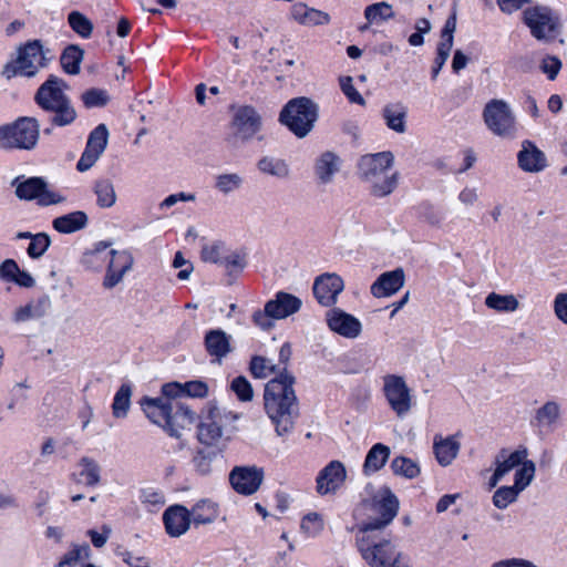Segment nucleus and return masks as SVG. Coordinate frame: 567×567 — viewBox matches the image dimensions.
<instances>
[{
  "label": "nucleus",
  "mask_w": 567,
  "mask_h": 567,
  "mask_svg": "<svg viewBox=\"0 0 567 567\" xmlns=\"http://www.w3.org/2000/svg\"><path fill=\"white\" fill-rule=\"evenodd\" d=\"M264 470L258 466H235L229 473L231 487L241 495L255 494L262 484Z\"/></svg>",
  "instance_id": "obj_15"
},
{
  "label": "nucleus",
  "mask_w": 567,
  "mask_h": 567,
  "mask_svg": "<svg viewBox=\"0 0 567 567\" xmlns=\"http://www.w3.org/2000/svg\"><path fill=\"white\" fill-rule=\"evenodd\" d=\"M257 168L261 174L271 176L279 181L288 179L291 176V169L288 162L274 155L261 156L257 162Z\"/></svg>",
  "instance_id": "obj_31"
},
{
  "label": "nucleus",
  "mask_w": 567,
  "mask_h": 567,
  "mask_svg": "<svg viewBox=\"0 0 567 567\" xmlns=\"http://www.w3.org/2000/svg\"><path fill=\"white\" fill-rule=\"evenodd\" d=\"M181 395H184L183 384L171 382L162 386L161 398H144L141 401L150 421L176 439H181L184 431L189 430L195 422V413L177 400Z\"/></svg>",
  "instance_id": "obj_1"
},
{
  "label": "nucleus",
  "mask_w": 567,
  "mask_h": 567,
  "mask_svg": "<svg viewBox=\"0 0 567 567\" xmlns=\"http://www.w3.org/2000/svg\"><path fill=\"white\" fill-rule=\"evenodd\" d=\"M404 281L405 276L402 268L383 272L372 284L370 288L371 295L375 298L390 297L403 287Z\"/></svg>",
  "instance_id": "obj_25"
},
{
  "label": "nucleus",
  "mask_w": 567,
  "mask_h": 567,
  "mask_svg": "<svg viewBox=\"0 0 567 567\" xmlns=\"http://www.w3.org/2000/svg\"><path fill=\"white\" fill-rule=\"evenodd\" d=\"M295 377L286 368L265 386V411L276 425L278 435L288 433L293 427L298 415V402L293 390Z\"/></svg>",
  "instance_id": "obj_2"
},
{
  "label": "nucleus",
  "mask_w": 567,
  "mask_h": 567,
  "mask_svg": "<svg viewBox=\"0 0 567 567\" xmlns=\"http://www.w3.org/2000/svg\"><path fill=\"white\" fill-rule=\"evenodd\" d=\"M109 100L106 91L100 89H91L82 94V101L89 109L104 106Z\"/></svg>",
  "instance_id": "obj_56"
},
{
  "label": "nucleus",
  "mask_w": 567,
  "mask_h": 567,
  "mask_svg": "<svg viewBox=\"0 0 567 567\" xmlns=\"http://www.w3.org/2000/svg\"><path fill=\"white\" fill-rule=\"evenodd\" d=\"M184 395L192 398H205L208 394V385L199 380L183 384Z\"/></svg>",
  "instance_id": "obj_62"
},
{
  "label": "nucleus",
  "mask_w": 567,
  "mask_h": 567,
  "mask_svg": "<svg viewBox=\"0 0 567 567\" xmlns=\"http://www.w3.org/2000/svg\"><path fill=\"white\" fill-rule=\"evenodd\" d=\"M394 17L392 6L388 2L370 4L364 10V18L369 24L381 23Z\"/></svg>",
  "instance_id": "obj_43"
},
{
  "label": "nucleus",
  "mask_w": 567,
  "mask_h": 567,
  "mask_svg": "<svg viewBox=\"0 0 567 567\" xmlns=\"http://www.w3.org/2000/svg\"><path fill=\"white\" fill-rule=\"evenodd\" d=\"M517 164L523 172L537 174L547 167V157L533 141L524 140L517 153Z\"/></svg>",
  "instance_id": "obj_20"
},
{
  "label": "nucleus",
  "mask_w": 567,
  "mask_h": 567,
  "mask_svg": "<svg viewBox=\"0 0 567 567\" xmlns=\"http://www.w3.org/2000/svg\"><path fill=\"white\" fill-rule=\"evenodd\" d=\"M348 477L344 464L338 460L330 461L317 475L316 491L324 496L336 494Z\"/></svg>",
  "instance_id": "obj_16"
},
{
  "label": "nucleus",
  "mask_w": 567,
  "mask_h": 567,
  "mask_svg": "<svg viewBox=\"0 0 567 567\" xmlns=\"http://www.w3.org/2000/svg\"><path fill=\"white\" fill-rule=\"evenodd\" d=\"M373 508L379 517L370 518L359 526V532L368 534L388 526L398 514L399 501L390 488L385 487L374 497Z\"/></svg>",
  "instance_id": "obj_12"
},
{
  "label": "nucleus",
  "mask_w": 567,
  "mask_h": 567,
  "mask_svg": "<svg viewBox=\"0 0 567 567\" xmlns=\"http://www.w3.org/2000/svg\"><path fill=\"white\" fill-rule=\"evenodd\" d=\"M554 312L567 326V292H560L555 297Z\"/></svg>",
  "instance_id": "obj_64"
},
{
  "label": "nucleus",
  "mask_w": 567,
  "mask_h": 567,
  "mask_svg": "<svg viewBox=\"0 0 567 567\" xmlns=\"http://www.w3.org/2000/svg\"><path fill=\"white\" fill-rule=\"evenodd\" d=\"M131 395V386L128 384H122L115 394L112 405L115 417H123L126 415L130 408Z\"/></svg>",
  "instance_id": "obj_47"
},
{
  "label": "nucleus",
  "mask_w": 567,
  "mask_h": 567,
  "mask_svg": "<svg viewBox=\"0 0 567 567\" xmlns=\"http://www.w3.org/2000/svg\"><path fill=\"white\" fill-rule=\"evenodd\" d=\"M343 288L344 284L339 275L327 272L316 278L312 289L317 301L321 306L330 307L337 302Z\"/></svg>",
  "instance_id": "obj_18"
},
{
  "label": "nucleus",
  "mask_w": 567,
  "mask_h": 567,
  "mask_svg": "<svg viewBox=\"0 0 567 567\" xmlns=\"http://www.w3.org/2000/svg\"><path fill=\"white\" fill-rule=\"evenodd\" d=\"M226 252V247L220 243L206 245L202 249V259L206 262L218 264L221 266L223 257H225Z\"/></svg>",
  "instance_id": "obj_57"
},
{
  "label": "nucleus",
  "mask_w": 567,
  "mask_h": 567,
  "mask_svg": "<svg viewBox=\"0 0 567 567\" xmlns=\"http://www.w3.org/2000/svg\"><path fill=\"white\" fill-rule=\"evenodd\" d=\"M109 142V130L105 124H99L89 135L86 146L82 153L76 168L86 172L92 168L104 153Z\"/></svg>",
  "instance_id": "obj_14"
},
{
  "label": "nucleus",
  "mask_w": 567,
  "mask_h": 567,
  "mask_svg": "<svg viewBox=\"0 0 567 567\" xmlns=\"http://www.w3.org/2000/svg\"><path fill=\"white\" fill-rule=\"evenodd\" d=\"M483 118L488 130L496 136L503 138L515 136V116L504 100H491L484 107Z\"/></svg>",
  "instance_id": "obj_10"
},
{
  "label": "nucleus",
  "mask_w": 567,
  "mask_h": 567,
  "mask_svg": "<svg viewBox=\"0 0 567 567\" xmlns=\"http://www.w3.org/2000/svg\"><path fill=\"white\" fill-rule=\"evenodd\" d=\"M456 30V14L453 13L444 24L441 32L440 45L453 48L454 32Z\"/></svg>",
  "instance_id": "obj_61"
},
{
  "label": "nucleus",
  "mask_w": 567,
  "mask_h": 567,
  "mask_svg": "<svg viewBox=\"0 0 567 567\" xmlns=\"http://www.w3.org/2000/svg\"><path fill=\"white\" fill-rule=\"evenodd\" d=\"M40 137V124L34 117L22 116L0 126V148L30 151Z\"/></svg>",
  "instance_id": "obj_6"
},
{
  "label": "nucleus",
  "mask_w": 567,
  "mask_h": 567,
  "mask_svg": "<svg viewBox=\"0 0 567 567\" xmlns=\"http://www.w3.org/2000/svg\"><path fill=\"white\" fill-rule=\"evenodd\" d=\"M16 195L20 199H38L42 206L64 202V197L47 188L45 182L40 177H31L17 186Z\"/></svg>",
  "instance_id": "obj_17"
},
{
  "label": "nucleus",
  "mask_w": 567,
  "mask_h": 567,
  "mask_svg": "<svg viewBox=\"0 0 567 567\" xmlns=\"http://www.w3.org/2000/svg\"><path fill=\"white\" fill-rule=\"evenodd\" d=\"M89 217L83 210H75L53 219L52 227L60 234H72L86 227Z\"/></svg>",
  "instance_id": "obj_33"
},
{
  "label": "nucleus",
  "mask_w": 567,
  "mask_h": 567,
  "mask_svg": "<svg viewBox=\"0 0 567 567\" xmlns=\"http://www.w3.org/2000/svg\"><path fill=\"white\" fill-rule=\"evenodd\" d=\"M301 529L309 536H317L323 529V519L318 513L307 514L301 522Z\"/></svg>",
  "instance_id": "obj_58"
},
{
  "label": "nucleus",
  "mask_w": 567,
  "mask_h": 567,
  "mask_svg": "<svg viewBox=\"0 0 567 567\" xmlns=\"http://www.w3.org/2000/svg\"><path fill=\"white\" fill-rule=\"evenodd\" d=\"M213 453L198 451L193 457V464L196 471L202 475H207L212 472Z\"/></svg>",
  "instance_id": "obj_59"
},
{
  "label": "nucleus",
  "mask_w": 567,
  "mask_h": 567,
  "mask_svg": "<svg viewBox=\"0 0 567 567\" xmlns=\"http://www.w3.org/2000/svg\"><path fill=\"white\" fill-rule=\"evenodd\" d=\"M239 415L233 411L212 406L197 427V437L200 443L216 446L228 442L238 431L236 422Z\"/></svg>",
  "instance_id": "obj_4"
},
{
  "label": "nucleus",
  "mask_w": 567,
  "mask_h": 567,
  "mask_svg": "<svg viewBox=\"0 0 567 567\" xmlns=\"http://www.w3.org/2000/svg\"><path fill=\"white\" fill-rule=\"evenodd\" d=\"M140 498L144 505L153 508H159L165 504L164 493L152 486L142 488Z\"/></svg>",
  "instance_id": "obj_55"
},
{
  "label": "nucleus",
  "mask_w": 567,
  "mask_h": 567,
  "mask_svg": "<svg viewBox=\"0 0 567 567\" xmlns=\"http://www.w3.org/2000/svg\"><path fill=\"white\" fill-rule=\"evenodd\" d=\"M520 491L513 486H502L493 495V504L499 509H505L508 505L516 502Z\"/></svg>",
  "instance_id": "obj_48"
},
{
  "label": "nucleus",
  "mask_w": 567,
  "mask_h": 567,
  "mask_svg": "<svg viewBox=\"0 0 567 567\" xmlns=\"http://www.w3.org/2000/svg\"><path fill=\"white\" fill-rule=\"evenodd\" d=\"M391 450L388 445L382 443L374 444L368 452L364 463L363 473L370 475L380 471L388 462Z\"/></svg>",
  "instance_id": "obj_36"
},
{
  "label": "nucleus",
  "mask_w": 567,
  "mask_h": 567,
  "mask_svg": "<svg viewBox=\"0 0 567 567\" xmlns=\"http://www.w3.org/2000/svg\"><path fill=\"white\" fill-rule=\"evenodd\" d=\"M420 218L431 227L440 228L444 221L443 213L431 204L420 206Z\"/></svg>",
  "instance_id": "obj_53"
},
{
  "label": "nucleus",
  "mask_w": 567,
  "mask_h": 567,
  "mask_svg": "<svg viewBox=\"0 0 567 567\" xmlns=\"http://www.w3.org/2000/svg\"><path fill=\"white\" fill-rule=\"evenodd\" d=\"M461 444L455 436L443 437L435 435L433 440V451L435 458L441 466H449L456 458Z\"/></svg>",
  "instance_id": "obj_30"
},
{
  "label": "nucleus",
  "mask_w": 567,
  "mask_h": 567,
  "mask_svg": "<svg viewBox=\"0 0 567 567\" xmlns=\"http://www.w3.org/2000/svg\"><path fill=\"white\" fill-rule=\"evenodd\" d=\"M560 415V406L555 401L546 402L536 414V419L539 423L545 425L554 424Z\"/></svg>",
  "instance_id": "obj_51"
},
{
  "label": "nucleus",
  "mask_w": 567,
  "mask_h": 567,
  "mask_svg": "<svg viewBox=\"0 0 567 567\" xmlns=\"http://www.w3.org/2000/svg\"><path fill=\"white\" fill-rule=\"evenodd\" d=\"M230 389L235 392L238 400L243 402H249L254 398L252 386L245 377H236L231 381Z\"/></svg>",
  "instance_id": "obj_54"
},
{
  "label": "nucleus",
  "mask_w": 567,
  "mask_h": 567,
  "mask_svg": "<svg viewBox=\"0 0 567 567\" xmlns=\"http://www.w3.org/2000/svg\"><path fill=\"white\" fill-rule=\"evenodd\" d=\"M44 65L42 44L39 40H33L18 49L17 58L3 66L2 75L8 80L17 75L31 78Z\"/></svg>",
  "instance_id": "obj_9"
},
{
  "label": "nucleus",
  "mask_w": 567,
  "mask_h": 567,
  "mask_svg": "<svg viewBox=\"0 0 567 567\" xmlns=\"http://www.w3.org/2000/svg\"><path fill=\"white\" fill-rule=\"evenodd\" d=\"M318 118V106L308 97L290 100L279 114V121L297 137L307 136Z\"/></svg>",
  "instance_id": "obj_7"
},
{
  "label": "nucleus",
  "mask_w": 567,
  "mask_h": 567,
  "mask_svg": "<svg viewBox=\"0 0 567 567\" xmlns=\"http://www.w3.org/2000/svg\"><path fill=\"white\" fill-rule=\"evenodd\" d=\"M408 109L400 102L389 103L382 109V117L389 130L403 134L406 131Z\"/></svg>",
  "instance_id": "obj_32"
},
{
  "label": "nucleus",
  "mask_w": 567,
  "mask_h": 567,
  "mask_svg": "<svg viewBox=\"0 0 567 567\" xmlns=\"http://www.w3.org/2000/svg\"><path fill=\"white\" fill-rule=\"evenodd\" d=\"M250 372L255 378L265 379L276 372V365L267 358L256 355L250 361Z\"/></svg>",
  "instance_id": "obj_50"
},
{
  "label": "nucleus",
  "mask_w": 567,
  "mask_h": 567,
  "mask_svg": "<svg viewBox=\"0 0 567 567\" xmlns=\"http://www.w3.org/2000/svg\"><path fill=\"white\" fill-rule=\"evenodd\" d=\"M91 549L87 544L74 545L59 561L58 567H82L87 564Z\"/></svg>",
  "instance_id": "obj_40"
},
{
  "label": "nucleus",
  "mask_w": 567,
  "mask_h": 567,
  "mask_svg": "<svg viewBox=\"0 0 567 567\" xmlns=\"http://www.w3.org/2000/svg\"><path fill=\"white\" fill-rule=\"evenodd\" d=\"M192 522L198 525L214 523L219 515V506L210 499L198 501L189 511Z\"/></svg>",
  "instance_id": "obj_34"
},
{
  "label": "nucleus",
  "mask_w": 567,
  "mask_h": 567,
  "mask_svg": "<svg viewBox=\"0 0 567 567\" xmlns=\"http://www.w3.org/2000/svg\"><path fill=\"white\" fill-rule=\"evenodd\" d=\"M290 19L299 25L315 28L328 25L331 17L328 12L309 7L305 2H296L289 11Z\"/></svg>",
  "instance_id": "obj_22"
},
{
  "label": "nucleus",
  "mask_w": 567,
  "mask_h": 567,
  "mask_svg": "<svg viewBox=\"0 0 567 567\" xmlns=\"http://www.w3.org/2000/svg\"><path fill=\"white\" fill-rule=\"evenodd\" d=\"M83 58L84 51L78 44L68 45L60 56L63 71L71 75L79 74Z\"/></svg>",
  "instance_id": "obj_38"
},
{
  "label": "nucleus",
  "mask_w": 567,
  "mask_h": 567,
  "mask_svg": "<svg viewBox=\"0 0 567 567\" xmlns=\"http://www.w3.org/2000/svg\"><path fill=\"white\" fill-rule=\"evenodd\" d=\"M109 254L111 255V260L103 280V286L106 289L114 288L118 285L123 280L124 275L133 266V257L127 251L112 249Z\"/></svg>",
  "instance_id": "obj_23"
},
{
  "label": "nucleus",
  "mask_w": 567,
  "mask_h": 567,
  "mask_svg": "<svg viewBox=\"0 0 567 567\" xmlns=\"http://www.w3.org/2000/svg\"><path fill=\"white\" fill-rule=\"evenodd\" d=\"M394 156L391 152L367 154L358 164L359 176L375 197H385L394 192L399 183V173L393 172Z\"/></svg>",
  "instance_id": "obj_3"
},
{
  "label": "nucleus",
  "mask_w": 567,
  "mask_h": 567,
  "mask_svg": "<svg viewBox=\"0 0 567 567\" xmlns=\"http://www.w3.org/2000/svg\"><path fill=\"white\" fill-rule=\"evenodd\" d=\"M45 112L52 114L50 118L51 124L60 127L71 125L78 117V113L69 96Z\"/></svg>",
  "instance_id": "obj_35"
},
{
  "label": "nucleus",
  "mask_w": 567,
  "mask_h": 567,
  "mask_svg": "<svg viewBox=\"0 0 567 567\" xmlns=\"http://www.w3.org/2000/svg\"><path fill=\"white\" fill-rule=\"evenodd\" d=\"M204 341L206 351L218 363L231 351L230 336L220 329L209 330Z\"/></svg>",
  "instance_id": "obj_29"
},
{
  "label": "nucleus",
  "mask_w": 567,
  "mask_h": 567,
  "mask_svg": "<svg viewBox=\"0 0 567 567\" xmlns=\"http://www.w3.org/2000/svg\"><path fill=\"white\" fill-rule=\"evenodd\" d=\"M342 161L333 152H323L315 163V174L320 184L327 185L333 181L341 168Z\"/></svg>",
  "instance_id": "obj_28"
},
{
  "label": "nucleus",
  "mask_w": 567,
  "mask_h": 567,
  "mask_svg": "<svg viewBox=\"0 0 567 567\" xmlns=\"http://www.w3.org/2000/svg\"><path fill=\"white\" fill-rule=\"evenodd\" d=\"M301 300L287 292H278L276 298L266 302V311L271 315L274 319H285L299 311L301 308Z\"/></svg>",
  "instance_id": "obj_27"
},
{
  "label": "nucleus",
  "mask_w": 567,
  "mask_h": 567,
  "mask_svg": "<svg viewBox=\"0 0 567 567\" xmlns=\"http://www.w3.org/2000/svg\"><path fill=\"white\" fill-rule=\"evenodd\" d=\"M382 390L388 404L399 417L405 416L411 411L412 394L403 377L384 375Z\"/></svg>",
  "instance_id": "obj_13"
},
{
  "label": "nucleus",
  "mask_w": 567,
  "mask_h": 567,
  "mask_svg": "<svg viewBox=\"0 0 567 567\" xmlns=\"http://www.w3.org/2000/svg\"><path fill=\"white\" fill-rule=\"evenodd\" d=\"M523 21L538 41L550 42L560 33V19L547 6L537 4L525 9Z\"/></svg>",
  "instance_id": "obj_8"
},
{
  "label": "nucleus",
  "mask_w": 567,
  "mask_h": 567,
  "mask_svg": "<svg viewBox=\"0 0 567 567\" xmlns=\"http://www.w3.org/2000/svg\"><path fill=\"white\" fill-rule=\"evenodd\" d=\"M50 307V298L44 296L39 298L37 301H31L28 305L18 308L14 311V320L17 322H23L34 318H41L45 315Z\"/></svg>",
  "instance_id": "obj_37"
},
{
  "label": "nucleus",
  "mask_w": 567,
  "mask_h": 567,
  "mask_svg": "<svg viewBox=\"0 0 567 567\" xmlns=\"http://www.w3.org/2000/svg\"><path fill=\"white\" fill-rule=\"evenodd\" d=\"M540 69L549 80H555L561 69V61L554 55L546 56L542 61Z\"/></svg>",
  "instance_id": "obj_63"
},
{
  "label": "nucleus",
  "mask_w": 567,
  "mask_h": 567,
  "mask_svg": "<svg viewBox=\"0 0 567 567\" xmlns=\"http://www.w3.org/2000/svg\"><path fill=\"white\" fill-rule=\"evenodd\" d=\"M66 89L68 84L64 80L55 75H50L49 79L38 89L34 100L43 111H47L54 104H58L68 97L64 92Z\"/></svg>",
  "instance_id": "obj_21"
},
{
  "label": "nucleus",
  "mask_w": 567,
  "mask_h": 567,
  "mask_svg": "<svg viewBox=\"0 0 567 567\" xmlns=\"http://www.w3.org/2000/svg\"><path fill=\"white\" fill-rule=\"evenodd\" d=\"M50 244L51 239L49 235L45 233H39L32 236V240L29 244L27 252L31 258L38 259L48 250Z\"/></svg>",
  "instance_id": "obj_52"
},
{
  "label": "nucleus",
  "mask_w": 567,
  "mask_h": 567,
  "mask_svg": "<svg viewBox=\"0 0 567 567\" xmlns=\"http://www.w3.org/2000/svg\"><path fill=\"white\" fill-rule=\"evenodd\" d=\"M261 116L255 107L239 106L234 111L229 141L234 144L249 142L261 130Z\"/></svg>",
  "instance_id": "obj_11"
},
{
  "label": "nucleus",
  "mask_w": 567,
  "mask_h": 567,
  "mask_svg": "<svg viewBox=\"0 0 567 567\" xmlns=\"http://www.w3.org/2000/svg\"><path fill=\"white\" fill-rule=\"evenodd\" d=\"M80 466L82 467L80 475L86 485L93 486L100 482V466L95 461L83 457L80 461Z\"/></svg>",
  "instance_id": "obj_49"
},
{
  "label": "nucleus",
  "mask_w": 567,
  "mask_h": 567,
  "mask_svg": "<svg viewBox=\"0 0 567 567\" xmlns=\"http://www.w3.org/2000/svg\"><path fill=\"white\" fill-rule=\"evenodd\" d=\"M163 522L171 537H179L189 529L192 523L189 509L183 505L171 506L164 512Z\"/></svg>",
  "instance_id": "obj_24"
},
{
  "label": "nucleus",
  "mask_w": 567,
  "mask_h": 567,
  "mask_svg": "<svg viewBox=\"0 0 567 567\" xmlns=\"http://www.w3.org/2000/svg\"><path fill=\"white\" fill-rule=\"evenodd\" d=\"M535 471L536 467L534 462L528 461L526 457L515 472L514 486L523 492L532 483L535 476Z\"/></svg>",
  "instance_id": "obj_46"
},
{
  "label": "nucleus",
  "mask_w": 567,
  "mask_h": 567,
  "mask_svg": "<svg viewBox=\"0 0 567 567\" xmlns=\"http://www.w3.org/2000/svg\"><path fill=\"white\" fill-rule=\"evenodd\" d=\"M244 178L238 173H225L215 177V187L224 195H228L243 186Z\"/></svg>",
  "instance_id": "obj_44"
},
{
  "label": "nucleus",
  "mask_w": 567,
  "mask_h": 567,
  "mask_svg": "<svg viewBox=\"0 0 567 567\" xmlns=\"http://www.w3.org/2000/svg\"><path fill=\"white\" fill-rule=\"evenodd\" d=\"M68 22L71 29L81 38L87 39L92 35L93 23L80 11H72L69 13Z\"/></svg>",
  "instance_id": "obj_45"
},
{
  "label": "nucleus",
  "mask_w": 567,
  "mask_h": 567,
  "mask_svg": "<svg viewBox=\"0 0 567 567\" xmlns=\"http://www.w3.org/2000/svg\"><path fill=\"white\" fill-rule=\"evenodd\" d=\"M390 467L394 475L409 480L415 478L420 474L417 463L405 456H396L391 461Z\"/></svg>",
  "instance_id": "obj_41"
},
{
  "label": "nucleus",
  "mask_w": 567,
  "mask_h": 567,
  "mask_svg": "<svg viewBox=\"0 0 567 567\" xmlns=\"http://www.w3.org/2000/svg\"><path fill=\"white\" fill-rule=\"evenodd\" d=\"M327 324L331 331L347 339H355L362 331L359 319L338 308L327 312Z\"/></svg>",
  "instance_id": "obj_19"
},
{
  "label": "nucleus",
  "mask_w": 567,
  "mask_h": 567,
  "mask_svg": "<svg viewBox=\"0 0 567 567\" xmlns=\"http://www.w3.org/2000/svg\"><path fill=\"white\" fill-rule=\"evenodd\" d=\"M357 547L370 567H411L409 556L389 540L373 542L368 534L357 538Z\"/></svg>",
  "instance_id": "obj_5"
},
{
  "label": "nucleus",
  "mask_w": 567,
  "mask_h": 567,
  "mask_svg": "<svg viewBox=\"0 0 567 567\" xmlns=\"http://www.w3.org/2000/svg\"><path fill=\"white\" fill-rule=\"evenodd\" d=\"M340 86L344 95L350 102L359 105H364L365 101L361 94L354 89L351 76H344L340 79Z\"/></svg>",
  "instance_id": "obj_60"
},
{
  "label": "nucleus",
  "mask_w": 567,
  "mask_h": 567,
  "mask_svg": "<svg viewBox=\"0 0 567 567\" xmlns=\"http://www.w3.org/2000/svg\"><path fill=\"white\" fill-rule=\"evenodd\" d=\"M485 306L496 312H515L519 308V301L514 295H501L491 292L486 296Z\"/></svg>",
  "instance_id": "obj_39"
},
{
  "label": "nucleus",
  "mask_w": 567,
  "mask_h": 567,
  "mask_svg": "<svg viewBox=\"0 0 567 567\" xmlns=\"http://www.w3.org/2000/svg\"><path fill=\"white\" fill-rule=\"evenodd\" d=\"M527 457V450L519 449L512 453H507L505 450L501 451L495 460V472L489 480V486L495 487L497 483L507 475L514 468H518V466L525 461Z\"/></svg>",
  "instance_id": "obj_26"
},
{
  "label": "nucleus",
  "mask_w": 567,
  "mask_h": 567,
  "mask_svg": "<svg viewBox=\"0 0 567 567\" xmlns=\"http://www.w3.org/2000/svg\"><path fill=\"white\" fill-rule=\"evenodd\" d=\"M94 193L97 197V205L102 208H110L116 203V193L110 179H100L94 185Z\"/></svg>",
  "instance_id": "obj_42"
}]
</instances>
